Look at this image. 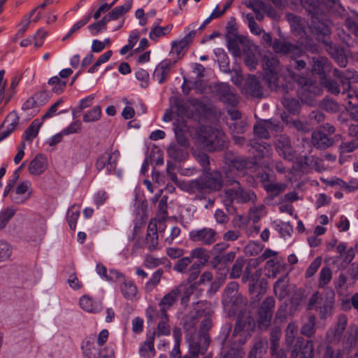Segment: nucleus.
<instances>
[{"label":"nucleus","instance_id":"f257e3e1","mask_svg":"<svg viewBox=\"0 0 358 358\" xmlns=\"http://www.w3.org/2000/svg\"><path fill=\"white\" fill-rule=\"evenodd\" d=\"M346 315H338L334 324L327 329L324 336L327 345L335 347L342 343L346 348H355L358 345V326L350 324L348 327Z\"/></svg>","mask_w":358,"mask_h":358},{"label":"nucleus","instance_id":"f03ea898","mask_svg":"<svg viewBox=\"0 0 358 358\" xmlns=\"http://www.w3.org/2000/svg\"><path fill=\"white\" fill-rule=\"evenodd\" d=\"M263 66L264 79L267 82L268 87L275 92L283 94L287 93L290 87L288 85H285L280 83V78L278 76V60L274 57H264Z\"/></svg>","mask_w":358,"mask_h":358},{"label":"nucleus","instance_id":"7ed1b4c3","mask_svg":"<svg viewBox=\"0 0 358 358\" xmlns=\"http://www.w3.org/2000/svg\"><path fill=\"white\" fill-rule=\"evenodd\" d=\"M203 147L210 152L222 150L227 147L228 140L225 134L211 127L206 128L201 136Z\"/></svg>","mask_w":358,"mask_h":358},{"label":"nucleus","instance_id":"20e7f679","mask_svg":"<svg viewBox=\"0 0 358 358\" xmlns=\"http://www.w3.org/2000/svg\"><path fill=\"white\" fill-rule=\"evenodd\" d=\"M230 185L236 184L238 188H232L226 189L224 193L226 199L224 200V205L227 207L236 201L237 203H255L257 200V196L255 193L249 189H245L241 187L240 184L235 180L229 181Z\"/></svg>","mask_w":358,"mask_h":358},{"label":"nucleus","instance_id":"39448f33","mask_svg":"<svg viewBox=\"0 0 358 358\" xmlns=\"http://www.w3.org/2000/svg\"><path fill=\"white\" fill-rule=\"evenodd\" d=\"M297 57H291L292 61L287 69L288 77L294 82H296L304 91L310 92V89L313 87L312 80L309 78L294 71V70H302L305 69L306 65L303 60L297 59Z\"/></svg>","mask_w":358,"mask_h":358},{"label":"nucleus","instance_id":"423d86ee","mask_svg":"<svg viewBox=\"0 0 358 358\" xmlns=\"http://www.w3.org/2000/svg\"><path fill=\"white\" fill-rule=\"evenodd\" d=\"M321 33L323 35L322 42L327 46V51L341 67H345L348 60L343 49L334 45L329 38H326L331 33L330 28L327 25L323 26Z\"/></svg>","mask_w":358,"mask_h":358},{"label":"nucleus","instance_id":"0eeeda50","mask_svg":"<svg viewBox=\"0 0 358 358\" xmlns=\"http://www.w3.org/2000/svg\"><path fill=\"white\" fill-rule=\"evenodd\" d=\"M120 155L117 150L105 152L96 160L95 164L96 170L98 171H105L106 174L114 173Z\"/></svg>","mask_w":358,"mask_h":358},{"label":"nucleus","instance_id":"6e6552de","mask_svg":"<svg viewBox=\"0 0 358 358\" xmlns=\"http://www.w3.org/2000/svg\"><path fill=\"white\" fill-rule=\"evenodd\" d=\"M208 194L220 191L223 186L222 173L218 171H207L201 176Z\"/></svg>","mask_w":358,"mask_h":358},{"label":"nucleus","instance_id":"1a4fd4ad","mask_svg":"<svg viewBox=\"0 0 358 358\" xmlns=\"http://www.w3.org/2000/svg\"><path fill=\"white\" fill-rule=\"evenodd\" d=\"M180 189L190 194H195L199 199L205 198V196L208 194L201 176L196 179L181 182Z\"/></svg>","mask_w":358,"mask_h":358},{"label":"nucleus","instance_id":"9d476101","mask_svg":"<svg viewBox=\"0 0 358 358\" xmlns=\"http://www.w3.org/2000/svg\"><path fill=\"white\" fill-rule=\"evenodd\" d=\"M226 39L227 41V48L229 51L234 57H240L241 55L240 45H247L248 39L247 37L237 34L235 30L229 31L226 34Z\"/></svg>","mask_w":358,"mask_h":358},{"label":"nucleus","instance_id":"9b49d317","mask_svg":"<svg viewBox=\"0 0 358 358\" xmlns=\"http://www.w3.org/2000/svg\"><path fill=\"white\" fill-rule=\"evenodd\" d=\"M272 48L278 54L289 55L291 57H300L303 53L302 49L297 45L279 39L273 41Z\"/></svg>","mask_w":358,"mask_h":358},{"label":"nucleus","instance_id":"f8f14e48","mask_svg":"<svg viewBox=\"0 0 358 358\" xmlns=\"http://www.w3.org/2000/svg\"><path fill=\"white\" fill-rule=\"evenodd\" d=\"M189 238L194 242H200L203 245H209L216 241L217 233L213 229L204 227L190 231Z\"/></svg>","mask_w":358,"mask_h":358},{"label":"nucleus","instance_id":"ddd939ff","mask_svg":"<svg viewBox=\"0 0 358 358\" xmlns=\"http://www.w3.org/2000/svg\"><path fill=\"white\" fill-rule=\"evenodd\" d=\"M31 184L29 180L20 182L10 194L11 201L16 204L24 203L31 195Z\"/></svg>","mask_w":358,"mask_h":358},{"label":"nucleus","instance_id":"4468645a","mask_svg":"<svg viewBox=\"0 0 358 358\" xmlns=\"http://www.w3.org/2000/svg\"><path fill=\"white\" fill-rule=\"evenodd\" d=\"M183 289L184 287L182 285H178L169 291L162 299L159 302L160 314L164 315L165 318H166V311L176 304Z\"/></svg>","mask_w":358,"mask_h":358},{"label":"nucleus","instance_id":"2eb2a0df","mask_svg":"<svg viewBox=\"0 0 358 358\" xmlns=\"http://www.w3.org/2000/svg\"><path fill=\"white\" fill-rule=\"evenodd\" d=\"M261 275V271L256 270L255 273H252L249 280L252 281V283L249 287V292L252 295H253L252 297L253 302L259 301L266 289V282L264 280L259 282V285H257Z\"/></svg>","mask_w":358,"mask_h":358},{"label":"nucleus","instance_id":"dca6fc26","mask_svg":"<svg viewBox=\"0 0 358 358\" xmlns=\"http://www.w3.org/2000/svg\"><path fill=\"white\" fill-rule=\"evenodd\" d=\"M275 150L280 156L285 159L292 161L294 157V151L292 148L291 141L285 134H281L276 138Z\"/></svg>","mask_w":358,"mask_h":358},{"label":"nucleus","instance_id":"f3484780","mask_svg":"<svg viewBox=\"0 0 358 358\" xmlns=\"http://www.w3.org/2000/svg\"><path fill=\"white\" fill-rule=\"evenodd\" d=\"M334 76L339 80L343 90L351 88L352 83H358V73L354 69H346L341 71L335 69Z\"/></svg>","mask_w":358,"mask_h":358},{"label":"nucleus","instance_id":"a211bd4d","mask_svg":"<svg viewBox=\"0 0 358 358\" xmlns=\"http://www.w3.org/2000/svg\"><path fill=\"white\" fill-rule=\"evenodd\" d=\"M19 117L16 112L10 113L0 127V142L8 137L19 124Z\"/></svg>","mask_w":358,"mask_h":358},{"label":"nucleus","instance_id":"6ab92c4d","mask_svg":"<svg viewBox=\"0 0 358 358\" xmlns=\"http://www.w3.org/2000/svg\"><path fill=\"white\" fill-rule=\"evenodd\" d=\"M216 94L220 100L226 103L235 106L238 103L236 95L231 90L227 83H220L215 86Z\"/></svg>","mask_w":358,"mask_h":358},{"label":"nucleus","instance_id":"aec40b11","mask_svg":"<svg viewBox=\"0 0 358 358\" xmlns=\"http://www.w3.org/2000/svg\"><path fill=\"white\" fill-rule=\"evenodd\" d=\"M173 64L170 59L162 61L155 68L153 78L160 84L164 83L169 75Z\"/></svg>","mask_w":358,"mask_h":358},{"label":"nucleus","instance_id":"412c9836","mask_svg":"<svg viewBox=\"0 0 358 358\" xmlns=\"http://www.w3.org/2000/svg\"><path fill=\"white\" fill-rule=\"evenodd\" d=\"M243 90L245 94L253 97L262 98L263 96L262 87L255 76L248 77Z\"/></svg>","mask_w":358,"mask_h":358},{"label":"nucleus","instance_id":"4be33fe9","mask_svg":"<svg viewBox=\"0 0 358 358\" xmlns=\"http://www.w3.org/2000/svg\"><path fill=\"white\" fill-rule=\"evenodd\" d=\"M158 243L157 224L150 222L148 227L147 234L144 241L145 247H146L149 251H153L157 250Z\"/></svg>","mask_w":358,"mask_h":358},{"label":"nucleus","instance_id":"5701e85b","mask_svg":"<svg viewBox=\"0 0 358 358\" xmlns=\"http://www.w3.org/2000/svg\"><path fill=\"white\" fill-rule=\"evenodd\" d=\"M226 164L230 167L231 171L236 170L239 172L245 171L250 164V162L243 157L234 156L232 154L227 153L225 157Z\"/></svg>","mask_w":358,"mask_h":358},{"label":"nucleus","instance_id":"b1692460","mask_svg":"<svg viewBox=\"0 0 358 358\" xmlns=\"http://www.w3.org/2000/svg\"><path fill=\"white\" fill-rule=\"evenodd\" d=\"M47 167V158L44 155L38 154L31 161L28 171L31 175L39 176L46 170Z\"/></svg>","mask_w":358,"mask_h":358},{"label":"nucleus","instance_id":"393cba45","mask_svg":"<svg viewBox=\"0 0 358 358\" xmlns=\"http://www.w3.org/2000/svg\"><path fill=\"white\" fill-rule=\"evenodd\" d=\"M312 143L319 149H327L334 144V140L322 131H315L312 134Z\"/></svg>","mask_w":358,"mask_h":358},{"label":"nucleus","instance_id":"a878e982","mask_svg":"<svg viewBox=\"0 0 358 358\" xmlns=\"http://www.w3.org/2000/svg\"><path fill=\"white\" fill-rule=\"evenodd\" d=\"M80 306L82 309L90 313H99L102 309L101 301L93 299L87 296H83L80 299Z\"/></svg>","mask_w":358,"mask_h":358},{"label":"nucleus","instance_id":"bb28decb","mask_svg":"<svg viewBox=\"0 0 358 358\" xmlns=\"http://www.w3.org/2000/svg\"><path fill=\"white\" fill-rule=\"evenodd\" d=\"M120 288L121 293L126 299L134 301L137 299L138 289L133 281L124 279L120 285Z\"/></svg>","mask_w":358,"mask_h":358},{"label":"nucleus","instance_id":"cd10ccee","mask_svg":"<svg viewBox=\"0 0 358 358\" xmlns=\"http://www.w3.org/2000/svg\"><path fill=\"white\" fill-rule=\"evenodd\" d=\"M132 2L131 1H127L122 6L115 7L107 15L103 16L106 22H108L111 20H117L123 17L131 8Z\"/></svg>","mask_w":358,"mask_h":358},{"label":"nucleus","instance_id":"c85d7f7f","mask_svg":"<svg viewBox=\"0 0 358 358\" xmlns=\"http://www.w3.org/2000/svg\"><path fill=\"white\" fill-rule=\"evenodd\" d=\"M331 296L325 297L324 300L321 304L317 306L319 311L320 317L322 320L331 317L333 314V304H334V293H331Z\"/></svg>","mask_w":358,"mask_h":358},{"label":"nucleus","instance_id":"c756f323","mask_svg":"<svg viewBox=\"0 0 358 358\" xmlns=\"http://www.w3.org/2000/svg\"><path fill=\"white\" fill-rule=\"evenodd\" d=\"M341 95L343 100L346 101L348 109H357L358 108V91L352 89L342 90Z\"/></svg>","mask_w":358,"mask_h":358},{"label":"nucleus","instance_id":"7c9ffc66","mask_svg":"<svg viewBox=\"0 0 358 358\" xmlns=\"http://www.w3.org/2000/svg\"><path fill=\"white\" fill-rule=\"evenodd\" d=\"M185 148L178 144H172L168 148L167 153L175 161L182 162L188 156V152Z\"/></svg>","mask_w":358,"mask_h":358},{"label":"nucleus","instance_id":"2f4dec72","mask_svg":"<svg viewBox=\"0 0 358 358\" xmlns=\"http://www.w3.org/2000/svg\"><path fill=\"white\" fill-rule=\"evenodd\" d=\"M81 350L84 358H98L99 350L91 339H86L82 343Z\"/></svg>","mask_w":358,"mask_h":358},{"label":"nucleus","instance_id":"473e14b6","mask_svg":"<svg viewBox=\"0 0 358 358\" xmlns=\"http://www.w3.org/2000/svg\"><path fill=\"white\" fill-rule=\"evenodd\" d=\"M42 125V121L34 120L28 128L24 131L22 138L24 141L31 143L33 140L38 136L39 129Z\"/></svg>","mask_w":358,"mask_h":358},{"label":"nucleus","instance_id":"72a5a7b5","mask_svg":"<svg viewBox=\"0 0 358 358\" xmlns=\"http://www.w3.org/2000/svg\"><path fill=\"white\" fill-rule=\"evenodd\" d=\"M189 256L192 259H197L198 261L194 262V264H202L204 266L208 262L210 255L206 249L203 248H196L190 251Z\"/></svg>","mask_w":358,"mask_h":358},{"label":"nucleus","instance_id":"f704fd0d","mask_svg":"<svg viewBox=\"0 0 358 358\" xmlns=\"http://www.w3.org/2000/svg\"><path fill=\"white\" fill-rule=\"evenodd\" d=\"M274 292L280 299H284L288 295L287 276L279 278L274 284Z\"/></svg>","mask_w":358,"mask_h":358},{"label":"nucleus","instance_id":"c9c22d12","mask_svg":"<svg viewBox=\"0 0 358 358\" xmlns=\"http://www.w3.org/2000/svg\"><path fill=\"white\" fill-rule=\"evenodd\" d=\"M173 25L168 24L165 27L159 26V22L154 24L149 34L151 40L157 41L158 38L168 34L172 29Z\"/></svg>","mask_w":358,"mask_h":358},{"label":"nucleus","instance_id":"e433bc0d","mask_svg":"<svg viewBox=\"0 0 358 358\" xmlns=\"http://www.w3.org/2000/svg\"><path fill=\"white\" fill-rule=\"evenodd\" d=\"M301 333L308 338L312 337L315 333V317L313 315L308 317L307 322L301 328Z\"/></svg>","mask_w":358,"mask_h":358},{"label":"nucleus","instance_id":"4c0bfd02","mask_svg":"<svg viewBox=\"0 0 358 358\" xmlns=\"http://www.w3.org/2000/svg\"><path fill=\"white\" fill-rule=\"evenodd\" d=\"M163 274H164V271L162 268H159L156 271H155L152 274L150 278L148 280V281L145 285V291L146 292L152 291L157 287V285H158L159 284Z\"/></svg>","mask_w":358,"mask_h":358},{"label":"nucleus","instance_id":"58836bf2","mask_svg":"<svg viewBox=\"0 0 358 358\" xmlns=\"http://www.w3.org/2000/svg\"><path fill=\"white\" fill-rule=\"evenodd\" d=\"M264 189L273 196H277L287 189L285 183L268 182L264 184Z\"/></svg>","mask_w":358,"mask_h":358},{"label":"nucleus","instance_id":"ea45409f","mask_svg":"<svg viewBox=\"0 0 358 358\" xmlns=\"http://www.w3.org/2000/svg\"><path fill=\"white\" fill-rule=\"evenodd\" d=\"M80 217V208L73 205L67 212L66 220L69 227L72 230L76 228V223Z\"/></svg>","mask_w":358,"mask_h":358},{"label":"nucleus","instance_id":"a19ab883","mask_svg":"<svg viewBox=\"0 0 358 358\" xmlns=\"http://www.w3.org/2000/svg\"><path fill=\"white\" fill-rule=\"evenodd\" d=\"M16 210L12 207H7L0 212V230L4 229L12 217L15 215Z\"/></svg>","mask_w":358,"mask_h":358},{"label":"nucleus","instance_id":"79ce46f5","mask_svg":"<svg viewBox=\"0 0 358 358\" xmlns=\"http://www.w3.org/2000/svg\"><path fill=\"white\" fill-rule=\"evenodd\" d=\"M332 278V271L328 266H324L320 271L318 278V287L323 288L328 285Z\"/></svg>","mask_w":358,"mask_h":358},{"label":"nucleus","instance_id":"37998d69","mask_svg":"<svg viewBox=\"0 0 358 358\" xmlns=\"http://www.w3.org/2000/svg\"><path fill=\"white\" fill-rule=\"evenodd\" d=\"M165 258H158L152 255H146L143 259V266L148 269H153L164 264Z\"/></svg>","mask_w":358,"mask_h":358},{"label":"nucleus","instance_id":"c03bdc74","mask_svg":"<svg viewBox=\"0 0 358 358\" xmlns=\"http://www.w3.org/2000/svg\"><path fill=\"white\" fill-rule=\"evenodd\" d=\"M92 18V12L88 13L85 17H84L82 20H79L76 23H75L73 27L70 29L67 34L62 38V41H66L69 38L71 35L78 31L80 29L87 24Z\"/></svg>","mask_w":358,"mask_h":358},{"label":"nucleus","instance_id":"a18cd8bd","mask_svg":"<svg viewBox=\"0 0 358 358\" xmlns=\"http://www.w3.org/2000/svg\"><path fill=\"white\" fill-rule=\"evenodd\" d=\"M190 256L181 257L173 265V269L178 273H185L189 270L188 266L192 263Z\"/></svg>","mask_w":358,"mask_h":358},{"label":"nucleus","instance_id":"49530a36","mask_svg":"<svg viewBox=\"0 0 358 358\" xmlns=\"http://www.w3.org/2000/svg\"><path fill=\"white\" fill-rule=\"evenodd\" d=\"M245 262V260L242 257H239L236 259L235 263L233 264L231 272L229 273V278L231 279H236L241 275Z\"/></svg>","mask_w":358,"mask_h":358},{"label":"nucleus","instance_id":"de8ad7c7","mask_svg":"<svg viewBox=\"0 0 358 358\" xmlns=\"http://www.w3.org/2000/svg\"><path fill=\"white\" fill-rule=\"evenodd\" d=\"M107 24L108 22L103 17L99 21L90 24L88 26V29L92 35L96 36L107 29Z\"/></svg>","mask_w":358,"mask_h":358},{"label":"nucleus","instance_id":"09e8293b","mask_svg":"<svg viewBox=\"0 0 358 358\" xmlns=\"http://www.w3.org/2000/svg\"><path fill=\"white\" fill-rule=\"evenodd\" d=\"M312 71L317 74H322L324 69L328 65V59L324 57H313Z\"/></svg>","mask_w":358,"mask_h":358},{"label":"nucleus","instance_id":"8fccbe9b","mask_svg":"<svg viewBox=\"0 0 358 358\" xmlns=\"http://www.w3.org/2000/svg\"><path fill=\"white\" fill-rule=\"evenodd\" d=\"M298 334V325L295 322L289 323L285 330L286 343L292 345Z\"/></svg>","mask_w":358,"mask_h":358},{"label":"nucleus","instance_id":"3c124183","mask_svg":"<svg viewBox=\"0 0 358 358\" xmlns=\"http://www.w3.org/2000/svg\"><path fill=\"white\" fill-rule=\"evenodd\" d=\"M48 84L52 86V92L60 94L66 86V81L62 80L58 76H54L49 79Z\"/></svg>","mask_w":358,"mask_h":358},{"label":"nucleus","instance_id":"603ef678","mask_svg":"<svg viewBox=\"0 0 358 358\" xmlns=\"http://www.w3.org/2000/svg\"><path fill=\"white\" fill-rule=\"evenodd\" d=\"M321 83L327 91L332 94L338 95L342 92L338 83L331 78H324Z\"/></svg>","mask_w":358,"mask_h":358},{"label":"nucleus","instance_id":"864d4df0","mask_svg":"<svg viewBox=\"0 0 358 358\" xmlns=\"http://www.w3.org/2000/svg\"><path fill=\"white\" fill-rule=\"evenodd\" d=\"M101 116V108L99 106H94L92 110L87 112L83 116V122H92L98 121Z\"/></svg>","mask_w":358,"mask_h":358},{"label":"nucleus","instance_id":"5fc2aeb1","mask_svg":"<svg viewBox=\"0 0 358 358\" xmlns=\"http://www.w3.org/2000/svg\"><path fill=\"white\" fill-rule=\"evenodd\" d=\"M358 13H355L345 20V25L351 33L358 36Z\"/></svg>","mask_w":358,"mask_h":358},{"label":"nucleus","instance_id":"6e6d98bb","mask_svg":"<svg viewBox=\"0 0 358 358\" xmlns=\"http://www.w3.org/2000/svg\"><path fill=\"white\" fill-rule=\"evenodd\" d=\"M161 321L157 325V336H168L171 333V327L168 324L169 317L166 314V318L160 314Z\"/></svg>","mask_w":358,"mask_h":358},{"label":"nucleus","instance_id":"4d7b16f0","mask_svg":"<svg viewBox=\"0 0 358 358\" xmlns=\"http://www.w3.org/2000/svg\"><path fill=\"white\" fill-rule=\"evenodd\" d=\"M12 252V248L8 242L0 241V262L10 259Z\"/></svg>","mask_w":358,"mask_h":358},{"label":"nucleus","instance_id":"13d9d810","mask_svg":"<svg viewBox=\"0 0 358 358\" xmlns=\"http://www.w3.org/2000/svg\"><path fill=\"white\" fill-rule=\"evenodd\" d=\"M281 335V330L278 327L272 329L271 332V354L274 355V352L278 350L279 340Z\"/></svg>","mask_w":358,"mask_h":358},{"label":"nucleus","instance_id":"bf43d9fd","mask_svg":"<svg viewBox=\"0 0 358 358\" xmlns=\"http://www.w3.org/2000/svg\"><path fill=\"white\" fill-rule=\"evenodd\" d=\"M282 103L290 113L295 114L299 110V103L295 99L284 97L282 100Z\"/></svg>","mask_w":358,"mask_h":358},{"label":"nucleus","instance_id":"052dcab7","mask_svg":"<svg viewBox=\"0 0 358 358\" xmlns=\"http://www.w3.org/2000/svg\"><path fill=\"white\" fill-rule=\"evenodd\" d=\"M275 299L272 296H268L262 303L259 311L261 313H268V315H273V310L275 307Z\"/></svg>","mask_w":358,"mask_h":358},{"label":"nucleus","instance_id":"680f3d73","mask_svg":"<svg viewBox=\"0 0 358 358\" xmlns=\"http://www.w3.org/2000/svg\"><path fill=\"white\" fill-rule=\"evenodd\" d=\"M113 52L112 50H108L101 55L96 62L89 69L88 73H93L98 70V68L101 66V64L106 63L109 60L110 57L112 56Z\"/></svg>","mask_w":358,"mask_h":358},{"label":"nucleus","instance_id":"e2e57ef3","mask_svg":"<svg viewBox=\"0 0 358 358\" xmlns=\"http://www.w3.org/2000/svg\"><path fill=\"white\" fill-rule=\"evenodd\" d=\"M287 20L293 30L299 34L303 30V24L300 17L295 15L289 14L287 15Z\"/></svg>","mask_w":358,"mask_h":358},{"label":"nucleus","instance_id":"0e129e2a","mask_svg":"<svg viewBox=\"0 0 358 358\" xmlns=\"http://www.w3.org/2000/svg\"><path fill=\"white\" fill-rule=\"evenodd\" d=\"M258 327L261 329H267L270 326L272 315H268V313H262L259 311H258Z\"/></svg>","mask_w":358,"mask_h":358},{"label":"nucleus","instance_id":"69168bd1","mask_svg":"<svg viewBox=\"0 0 358 358\" xmlns=\"http://www.w3.org/2000/svg\"><path fill=\"white\" fill-rule=\"evenodd\" d=\"M168 196L164 195L162 197L158 205V216L162 220H165L168 216Z\"/></svg>","mask_w":358,"mask_h":358},{"label":"nucleus","instance_id":"338daca9","mask_svg":"<svg viewBox=\"0 0 358 358\" xmlns=\"http://www.w3.org/2000/svg\"><path fill=\"white\" fill-rule=\"evenodd\" d=\"M345 274L347 275L349 279V285H353L358 278V264H352L348 267Z\"/></svg>","mask_w":358,"mask_h":358},{"label":"nucleus","instance_id":"774afa93","mask_svg":"<svg viewBox=\"0 0 358 358\" xmlns=\"http://www.w3.org/2000/svg\"><path fill=\"white\" fill-rule=\"evenodd\" d=\"M358 148V142L357 141H350L343 142L339 146L341 154H345L353 152Z\"/></svg>","mask_w":358,"mask_h":358}]
</instances>
